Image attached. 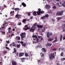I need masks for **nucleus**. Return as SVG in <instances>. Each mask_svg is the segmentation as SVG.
Listing matches in <instances>:
<instances>
[{"label": "nucleus", "instance_id": "obj_1", "mask_svg": "<svg viewBox=\"0 0 65 65\" xmlns=\"http://www.w3.org/2000/svg\"><path fill=\"white\" fill-rule=\"evenodd\" d=\"M56 56V52H55L54 53H51L49 55V58L51 60H52V59H53L54 58H55Z\"/></svg>", "mask_w": 65, "mask_h": 65}, {"label": "nucleus", "instance_id": "obj_2", "mask_svg": "<svg viewBox=\"0 0 65 65\" xmlns=\"http://www.w3.org/2000/svg\"><path fill=\"white\" fill-rule=\"evenodd\" d=\"M26 35V33L25 32L22 33L20 35L21 37V40H24L23 38H26V36L25 35Z\"/></svg>", "mask_w": 65, "mask_h": 65}, {"label": "nucleus", "instance_id": "obj_3", "mask_svg": "<svg viewBox=\"0 0 65 65\" xmlns=\"http://www.w3.org/2000/svg\"><path fill=\"white\" fill-rule=\"evenodd\" d=\"M63 12H64V11H60L56 13V15L57 16L62 15L63 14Z\"/></svg>", "mask_w": 65, "mask_h": 65}, {"label": "nucleus", "instance_id": "obj_4", "mask_svg": "<svg viewBox=\"0 0 65 65\" xmlns=\"http://www.w3.org/2000/svg\"><path fill=\"white\" fill-rule=\"evenodd\" d=\"M46 34L47 35V38H50V36H52L53 34V33L52 32H47L46 33Z\"/></svg>", "mask_w": 65, "mask_h": 65}, {"label": "nucleus", "instance_id": "obj_5", "mask_svg": "<svg viewBox=\"0 0 65 65\" xmlns=\"http://www.w3.org/2000/svg\"><path fill=\"white\" fill-rule=\"evenodd\" d=\"M35 28H33V27H32L29 30V32H33L35 31Z\"/></svg>", "mask_w": 65, "mask_h": 65}, {"label": "nucleus", "instance_id": "obj_6", "mask_svg": "<svg viewBox=\"0 0 65 65\" xmlns=\"http://www.w3.org/2000/svg\"><path fill=\"white\" fill-rule=\"evenodd\" d=\"M12 65H17V62L14 61H12Z\"/></svg>", "mask_w": 65, "mask_h": 65}, {"label": "nucleus", "instance_id": "obj_7", "mask_svg": "<svg viewBox=\"0 0 65 65\" xmlns=\"http://www.w3.org/2000/svg\"><path fill=\"white\" fill-rule=\"evenodd\" d=\"M37 26L38 28H42L43 25H37Z\"/></svg>", "mask_w": 65, "mask_h": 65}, {"label": "nucleus", "instance_id": "obj_8", "mask_svg": "<svg viewBox=\"0 0 65 65\" xmlns=\"http://www.w3.org/2000/svg\"><path fill=\"white\" fill-rule=\"evenodd\" d=\"M15 18H17V19H19V18H20V17H21V15L19 14H17L15 16Z\"/></svg>", "mask_w": 65, "mask_h": 65}, {"label": "nucleus", "instance_id": "obj_9", "mask_svg": "<svg viewBox=\"0 0 65 65\" xmlns=\"http://www.w3.org/2000/svg\"><path fill=\"white\" fill-rule=\"evenodd\" d=\"M24 55V53H20L19 54V57H22L23 56V55Z\"/></svg>", "mask_w": 65, "mask_h": 65}, {"label": "nucleus", "instance_id": "obj_10", "mask_svg": "<svg viewBox=\"0 0 65 65\" xmlns=\"http://www.w3.org/2000/svg\"><path fill=\"white\" fill-rule=\"evenodd\" d=\"M52 45V44H51L50 43H48L46 45V47H47V46H49L50 47L51 46V45Z\"/></svg>", "mask_w": 65, "mask_h": 65}, {"label": "nucleus", "instance_id": "obj_11", "mask_svg": "<svg viewBox=\"0 0 65 65\" xmlns=\"http://www.w3.org/2000/svg\"><path fill=\"white\" fill-rule=\"evenodd\" d=\"M41 51H42V52H44V53H45V52H46V50L44 48H42L41 49Z\"/></svg>", "mask_w": 65, "mask_h": 65}, {"label": "nucleus", "instance_id": "obj_12", "mask_svg": "<svg viewBox=\"0 0 65 65\" xmlns=\"http://www.w3.org/2000/svg\"><path fill=\"white\" fill-rule=\"evenodd\" d=\"M50 8V6L48 5H46V6L45 7V8L46 9H49Z\"/></svg>", "mask_w": 65, "mask_h": 65}, {"label": "nucleus", "instance_id": "obj_13", "mask_svg": "<svg viewBox=\"0 0 65 65\" xmlns=\"http://www.w3.org/2000/svg\"><path fill=\"white\" fill-rule=\"evenodd\" d=\"M37 13V12L36 11H34L33 12V14L35 16H36L37 15V14H36V13Z\"/></svg>", "mask_w": 65, "mask_h": 65}, {"label": "nucleus", "instance_id": "obj_14", "mask_svg": "<svg viewBox=\"0 0 65 65\" xmlns=\"http://www.w3.org/2000/svg\"><path fill=\"white\" fill-rule=\"evenodd\" d=\"M20 60H21V62H25V58H21L20 59Z\"/></svg>", "mask_w": 65, "mask_h": 65}, {"label": "nucleus", "instance_id": "obj_15", "mask_svg": "<svg viewBox=\"0 0 65 65\" xmlns=\"http://www.w3.org/2000/svg\"><path fill=\"white\" fill-rule=\"evenodd\" d=\"M13 50H14V51L13 52V53H17V49H16L15 48H13Z\"/></svg>", "mask_w": 65, "mask_h": 65}, {"label": "nucleus", "instance_id": "obj_16", "mask_svg": "<svg viewBox=\"0 0 65 65\" xmlns=\"http://www.w3.org/2000/svg\"><path fill=\"white\" fill-rule=\"evenodd\" d=\"M22 5L24 6V7H26V5L23 2L21 3Z\"/></svg>", "mask_w": 65, "mask_h": 65}, {"label": "nucleus", "instance_id": "obj_17", "mask_svg": "<svg viewBox=\"0 0 65 65\" xmlns=\"http://www.w3.org/2000/svg\"><path fill=\"white\" fill-rule=\"evenodd\" d=\"M55 38V39L54 41H53L52 42H56L57 41V37H56Z\"/></svg>", "mask_w": 65, "mask_h": 65}, {"label": "nucleus", "instance_id": "obj_18", "mask_svg": "<svg viewBox=\"0 0 65 65\" xmlns=\"http://www.w3.org/2000/svg\"><path fill=\"white\" fill-rule=\"evenodd\" d=\"M27 21V19H25L23 20L22 21V23H23L24 24H25L26 23L25 22Z\"/></svg>", "mask_w": 65, "mask_h": 65}, {"label": "nucleus", "instance_id": "obj_19", "mask_svg": "<svg viewBox=\"0 0 65 65\" xmlns=\"http://www.w3.org/2000/svg\"><path fill=\"white\" fill-rule=\"evenodd\" d=\"M16 39H17V40H20L21 39V38L20 37L17 36L16 37Z\"/></svg>", "mask_w": 65, "mask_h": 65}, {"label": "nucleus", "instance_id": "obj_20", "mask_svg": "<svg viewBox=\"0 0 65 65\" xmlns=\"http://www.w3.org/2000/svg\"><path fill=\"white\" fill-rule=\"evenodd\" d=\"M11 30V27H9L8 28V32H9V33H10V30Z\"/></svg>", "mask_w": 65, "mask_h": 65}, {"label": "nucleus", "instance_id": "obj_21", "mask_svg": "<svg viewBox=\"0 0 65 65\" xmlns=\"http://www.w3.org/2000/svg\"><path fill=\"white\" fill-rule=\"evenodd\" d=\"M63 38V36L62 35H60V37L59 39L60 40V41H62V40Z\"/></svg>", "mask_w": 65, "mask_h": 65}, {"label": "nucleus", "instance_id": "obj_22", "mask_svg": "<svg viewBox=\"0 0 65 65\" xmlns=\"http://www.w3.org/2000/svg\"><path fill=\"white\" fill-rule=\"evenodd\" d=\"M14 10H15V11H17V10H20V9L18 8H15L14 9Z\"/></svg>", "mask_w": 65, "mask_h": 65}, {"label": "nucleus", "instance_id": "obj_23", "mask_svg": "<svg viewBox=\"0 0 65 65\" xmlns=\"http://www.w3.org/2000/svg\"><path fill=\"white\" fill-rule=\"evenodd\" d=\"M48 41H51L53 40V39L52 38H50L48 39Z\"/></svg>", "mask_w": 65, "mask_h": 65}, {"label": "nucleus", "instance_id": "obj_24", "mask_svg": "<svg viewBox=\"0 0 65 65\" xmlns=\"http://www.w3.org/2000/svg\"><path fill=\"white\" fill-rule=\"evenodd\" d=\"M62 28H65V24L64 23L62 25Z\"/></svg>", "mask_w": 65, "mask_h": 65}, {"label": "nucleus", "instance_id": "obj_25", "mask_svg": "<svg viewBox=\"0 0 65 65\" xmlns=\"http://www.w3.org/2000/svg\"><path fill=\"white\" fill-rule=\"evenodd\" d=\"M7 53V52L6 51H4L3 52V54L4 55H5V54H6V53Z\"/></svg>", "mask_w": 65, "mask_h": 65}, {"label": "nucleus", "instance_id": "obj_26", "mask_svg": "<svg viewBox=\"0 0 65 65\" xmlns=\"http://www.w3.org/2000/svg\"><path fill=\"white\" fill-rule=\"evenodd\" d=\"M57 20L58 21H59V20H61V19H62V17H58L57 18Z\"/></svg>", "mask_w": 65, "mask_h": 65}, {"label": "nucleus", "instance_id": "obj_27", "mask_svg": "<svg viewBox=\"0 0 65 65\" xmlns=\"http://www.w3.org/2000/svg\"><path fill=\"white\" fill-rule=\"evenodd\" d=\"M37 14L38 15H40L41 14V12L39 11H37Z\"/></svg>", "mask_w": 65, "mask_h": 65}, {"label": "nucleus", "instance_id": "obj_28", "mask_svg": "<svg viewBox=\"0 0 65 65\" xmlns=\"http://www.w3.org/2000/svg\"><path fill=\"white\" fill-rule=\"evenodd\" d=\"M25 57H28L29 56V54H28L27 53H25Z\"/></svg>", "mask_w": 65, "mask_h": 65}, {"label": "nucleus", "instance_id": "obj_29", "mask_svg": "<svg viewBox=\"0 0 65 65\" xmlns=\"http://www.w3.org/2000/svg\"><path fill=\"white\" fill-rule=\"evenodd\" d=\"M52 8L53 9H56L57 8V7L55 6H54Z\"/></svg>", "mask_w": 65, "mask_h": 65}, {"label": "nucleus", "instance_id": "obj_30", "mask_svg": "<svg viewBox=\"0 0 65 65\" xmlns=\"http://www.w3.org/2000/svg\"><path fill=\"white\" fill-rule=\"evenodd\" d=\"M20 46H21L20 44H17V48H19L20 47Z\"/></svg>", "mask_w": 65, "mask_h": 65}, {"label": "nucleus", "instance_id": "obj_31", "mask_svg": "<svg viewBox=\"0 0 65 65\" xmlns=\"http://www.w3.org/2000/svg\"><path fill=\"white\" fill-rule=\"evenodd\" d=\"M60 60L61 61H64V60H65V58H61L60 59Z\"/></svg>", "mask_w": 65, "mask_h": 65}, {"label": "nucleus", "instance_id": "obj_32", "mask_svg": "<svg viewBox=\"0 0 65 65\" xmlns=\"http://www.w3.org/2000/svg\"><path fill=\"white\" fill-rule=\"evenodd\" d=\"M26 43H24L22 45V46H24V47H25L26 46Z\"/></svg>", "mask_w": 65, "mask_h": 65}, {"label": "nucleus", "instance_id": "obj_33", "mask_svg": "<svg viewBox=\"0 0 65 65\" xmlns=\"http://www.w3.org/2000/svg\"><path fill=\"white\" fill-rule=\"evenodd\" d=\"M48 13H52V11H51V10L49 9L48 11Z\"/></svg>", "mask_w": 65, "mask_h": 65}, {"label": "nucleus", "instance_id": "obj_34", "mask_svg": "<svg viewBox=\"0 0 65 65\" xmlns=\"http://www.w3.org/2000/svg\"><path fill=\"white\" fill-rule=\"evenodd\" d=\"M37 25V23H36L34 24V25H33V26L34 27H36Z\"/></svg>", "mask_w": 65, "mask_h": 65}, {"label": "nucleus", "instance_id": "obj_35", "mask_svg": "<svg viewBox=\"0 0 65 65\" xmlns=\"http://www.w3.org/2000/svg\"><path fill=\"white\" fill-rule=\"evenodd\" d=\"M3 34L4 35H5V32H4V31H2V34H1L2 35Z\"/></svg>", "mask_w": 65, "mask_h": 65}, {"label": "nucleus", "instance_id": "obj_36", "mask_svg": "<svg viewBox=\"0 0 65 65\" xmlns=\"http://www.w3.org/2000/svg\"><path fill=\"white\" fill-rule=\"evenodd\" d=\"M17 25L19 26H21V25H22V23H21V22H20L19 23H18Z\"/></svg>", "mask_w": 65, "mask_h": 65}, {"label": "nucleus", "instance_id": "obj_37", "mask_svg": "<svg viewBox=\"0 0 65 65\" xmlns=\"http://www.w3.org/2000/svg\"><path fill=\"white\" fill-rule=\"evenodd\" d=\"M45 18H48V14H46L45 15Z\"/></svg>", "mask_w": 65, "mask_h": 65}, {"label": "nucleus", "instance_id": "obj_38", "mask_svg": "<svg viewBox=\"0 0 65 65\" xmlns=\"http://www.w3.org/2000/svg\"><path fill=\"white\" fill-rule=\"evenodd\" d=\"M41 19H45V16H44L43 17H42L41 18Z\"/></svg>", "mask_w": 65, "mask_h": 65}, {"label": "nucleus", "instance_id": "obj_39", "mask_svg": "<svg viewBox=\"0 0 65 65\" xmlns=\"http://www.w3.org/2000/svg\"><path fill=\"white\" fill-rule=\"evenodd\" d=\"M23 30L24 31H25V30H27V29L26 28L24 27L23 28Z\"/></svg>", "mask_w": 65, "mask_h": 65}, {"label": "nucleus", "instance_id": "obj_40", "mask_svg": "<svg viewBox=\"0 0 65 65\" xmlns=\"http://www.w3.org/2000/svg\"><path fill=\"white\" fill-rule=\"evenodd\" d=\"M51 20L53 22H55V20L53 18H52L51 19Z\"/></svg>", "mask_w": 65, "mask_h": 65}, {"label": "nucleus", "instance_id": "obj_41", "mask_svg": "<svg viewBox=\"0 0 65 65\" xmlns=\"http://www.w3.org/2000/svg\"><path fill=\"white\" fill-rule=\"evenodd\" d=\"M38 36L36 35H35L34 36V38H37V36Z\"/></svg>", "mask_w": 65, "mask_h": 65}, {"label": "nucleus", "instance_id": "obj_42", "mask_svg": "<svg viewBox=\"0 0 65 65\" xmlns=\"http://www.w3.org/2000/svg\"><path fill=\"white\" fill-rule=\"evenodd\" d=\"M43 41V39L42 38H41V40H40V41L41 42H42Z\"/></svg>", "mask_w": 65, "mask_h": 65}, {"label": "nucleus", "instance_id": "obj_43", "mask_svg": "<svg viewBox=\"0 0 65 65\" xmlns=\"http://www.w3.org/2000/svg\"><path fill=\"white\" fill-rule=\"evenodd\" d=\"M14 34L13 33H12L11 34V35L10 36L11 37H12V36H14Z\"/></svg>", "mask_w": 65, "mask_h": 65}, {"label": "nucleus", "instance_id": "obj_44", "mask_svg": "<svg viewBox=\"0 0 65 65\" xmlns=\"http://www.w3.org/2000/svg\"><path fill=\"white\" fill-rule=\"evenodd\" d=\"M7 22H6L5 23H4L3 25V26H5V25H6V24H7Z\"/></svg>", "mask_w": 65, "mask_h": 65}, {"label": "nucleus", "instance_id": "obj_45", "mask_svg": "<svg viewBox=\"0 0 65 65\" xmlns=\"http://www.w3.org/2000/svg\"><path fill=\"white\" fill-rule=\"evenodd\" d=\"M62 6H63L64 7H65V4H64L62 3Z\"/></svg>", "mask_w": 65, "mask_h": 65}, {"label": "nucleus", "instance_id": "obj_46", "mask_svg": "<svg viewBox=\"0 0 65 65\" xmlns=\"http://www.w3.org/2000/svg\"><path fill=\"white\" fill-rule=\"evenodd\" d=\"M12 44H13L12 45V46H15V45H16L14 43H13Z\"/></svg>", "mask_w": 65, "mask_h": 65}, {"label": "nucleus", "instance_id": "obj_47", "mask_svg": "<svg viewBox=\"0 0 65 65\" xmlns=\"http://www.w3.org/2000/svg\"><path fill=\"white\" fill-rule=\"evenodd\" d=\"M6 43H7V44H8V43H9V40H8V41H6Z\"/></svg>", "mask_w": 65, "mask_h": 65}, {"label": "nucleus", "instance_id": "obj_48", "mask_svg": "<svg viewBox=\"0 0 65 65\" xmlns=\"http://www.w3.org/2000/svg\"><path fill=\"white\" fill-rule=\"evenodd\" d=\"M20 43H21L22 45L24 43V42L22 41H21L20 42Z\"/></svg>", "mask_w": 65, "mask_h": 65}, {"label": "nucleus", "instance_id": "obj_49", "mask_svg": "<svg viewBox=\"0 0 65 65\" xmlns=\"http://www.w3.org/2000/svg\"><path fill=\"white\" fill-rule=\"evenodd\" d=\"M63 54H64V52H62L61 53V54H60V56H63Z\"/></svg>", "mask_w": 65, "mask_h": 65}, {"label": "nucleus", "instance_id": "obj_50", "mask_svg": "<svg viewBox=\"0 0 65 65\" xmlns=\"http://www.w3.org/2000/svg\"><path fill=\"white\" fill-rule=\"evenodd\" d=\"M54 2L55 3H57V2H58V1L56 0H53Z\"/></svg>", "mask_w": 65, "mask_h": 65}, {"label": "nucleus", "instance_id": "obj_51", "mask_svg": "<svg viewBox=\"0 0 65 65\" xmlns=\"http://www.w3.org/2000/svg\"><path fill=\"white\" fill-rule=\"evenodd\" d=\"M41 46V45H38L36 47V48H38V47H40V46Z\"/></svg>", "mask_w": 65, "mask_h": 65}, {"label": "nucleus", "instance_id": "obj_52", "mask_svg": "<svg viewBox=\"0 0 65 65\" xmlns=\"http://www.w3.org/2000/svg\"><path fill=\"white\" fill-rule=\"evenodd\" d=\"M53 51H56V48H54L52 49Z\"/></svg>", "mask_w": 65, "mask_h": 65}, {"label": "nucleus", "instance_id": "obj_53", "mask_svg": "<svg viewBox=\"0 0 65 65\" xmlns=\"http://www.w3.org/2000/svg\"><path fill=\"white\" fill-rule=\"evenodd\" d=\"M5 48L6 49H7V50H10V49L8 47H7V46L5 47Z\"/></svg>", "mask_w": 65, "mask_h": 65}, {"label": "nucleus", "instance_id": "obj_54", "mask_svg": "<svg viewBox=\"0 0 65 65\" xmlns=\"http://www.w3.org/2000/svg\"><path fill=\"white\" fill-rule=\"evenodd\" d=\"M12 13H14V11H11L10 12V14H12Z\"/></svg>", "mask_w": 65, "mask_h": 65}, {"label": "nucleus", "instance_id": "obj_55", "mask_svg": "<svg viewBox=\"0 0 65 65\" xmlns=\"http://www.w3.org/2000/svg\"><path fill=\"white\" fill-rule=\"evenodd\" d=\"M63 29H62V31L63 32H64L65 33V29L64 28H62Z\"/></svg>", "mask_w": 65, "mask_h": 65}, {"label": "nucleus", "instance_id": "obj_56", "mask_svg": "<svg viewBox=\"0 0 65 65\" xmlns=\"http://www.w3.org/2000/svg\"><path fill=\"white\" fill-rule=\"evenodd\" d=\"M41 9H38V11H40V12H41Z\"/></svg>", "mask_w": 65, "mask_h": 65}, {"label": "nucleus", "instance_id": "obj_57", "mask_svg": "<svg viewBox=\"0 0 65 65\" xmlns=\"http://www.w3.org/2000/svg\"><path fill=\"white\" fill-rule=\"evenodd\" d=\"M44 13V11H41V13Z\"/></svg>", "mask_w": 65, "mask_h": 65}, {"label": "nucleus", "instance_id": "obj_58", "mask_svg": "<svg viewBox=\"0 0 65 65\" xmlns=\"http://www.w3.org/2000/svg\"><path fill=\"white\" fill-rule=\"evenodd\" d=\"M27 27H28V25H25V26L24 27V28H27Z\"/></svg>", "mask_w": 65, "mask_h": 65}, {"label": "nucleus", "instance_id": "obj_59", "mask_svg": "<svg viewBox=\"0 0 65 65\" xmlns=\"http://www.w3.org/2000/svg\"><path fill=\"white\" fill-rule=\"evenodd\" d=\"M57 6H59V7H62V5H60L59 4L58 5H57Z\"/></svg>", "mask_w": 65, "mask_h": 65}, {"label": "nucleus", "instance_id": "obj_60", "mask_svg": "<svg viewBox=\"0 0 65 65\" xmlns=\"http://www.w3.org/2000/svg\"><path fill=\"white\" fill-rule=\"evenodd\" d=\"M36 39V41L37 42H38V40L39 39L37 38Z\"/></svg>", "mask_w": 65, "mask_h": 65}, {"label": "nucleus", "instance_id": "obj_61", "mask_svg": "<svg viewBox=\"0 0 65 65\" xmlns=\"http://www.w3.org/2000/svg\"><path fill=\"white\" fill-rule=\"evenodd\" d=\"M16 56H17V57H18L19 56V53H17L16 54Z\"/></svg>", "mask_w": 65, "mask_h": 65}, {"label": "nucleus", "instance_id": "obj_62", "mask_svg": "<svg viewBox=\"0 0 65 65\" xmlns=\"http://www.w3.org/2000/svg\"><path fill=\"white\" fill-rule=\"evenodd\" d=\"M4 28H5V27H4V26H2V27H1V28L2 29H4Z\"/></svg>", "mask_w": 65, "mask_h": 65}, {"label": "nucleus", "instance_id": "obj_63", "mask_svg": "<svg viewBox=\"0 0 65 65\" xmlns=\"http://www.w3.org/2000/svg\"><path fill=\"white\" fill-rule=\"evenodd\" d=\"M28 15H29V16L30 15H31V13H28Z\"/></svg>", "mask_w": 65, "mask_h": 65}, {"label": "nucleus", "instance_id": "obj_64", "mask_svg": "<svg viewBox=\"0 0 65 65\" xmlns=\"http://www.w3.org/2000/svg\"><path fill=\"white\" fill-rule=\"evenodd\" d=\"M38 38H41V36H38Z\"/></svg>", "mask_w": 65, "mask_h": 65}]
</instances>
